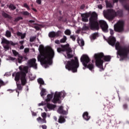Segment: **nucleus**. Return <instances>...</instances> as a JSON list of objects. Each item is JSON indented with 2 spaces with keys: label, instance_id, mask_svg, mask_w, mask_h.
I'll return each instance as SVG.
<instances>
[{
  "label": "nucleus",
  "instance_id": "obj_61",
  "mask_svg": "<svg viewBox=\"0 0 129 129\" xmlns=\"http://www.w3.org/2000/svg\"><path fill=\"white\" fill-rule=\"evenodd\" d=\"M16 91L18 93V95H19V94H20V92L18 91V89H16Z\"/></svg>",
  "mask_w": 129,
  "mask_h": 129
},
{
  "label": "nucleus",
  "instance_id": "obj_28",
  "mask_svg": "<svg viewBox=\"0 0 129 129\" xmlns=\"http://www.w3.org/2000/svg\"><path fill=\"white\" fill-rule=\"evenodd\" d=\"M9 9H10V10H12V11H14L16 10V6H14L13 4H11L9 6Z\"/></svg>",
  "mask_w": 129,
  "mask_h": 129
},
{
  "label": "nucleus",
  "instance_id": "obj_36",
  "mask_svg": "<svg viewBox=\"0 0 129 129\" xmlns=\"http://www.w3.org/2000/svg\"><path fill=\"white\" fill-rule=\"evenodd\" d=\"M37 37L36 36L31 37L30 38V42H34Z\"/></svg>",
  "mask_w": 129,
  "mask_h": 129
},
{
  "label": "nucleus",
  "instance_id": "obj_54",
  "mask_svg": "<svg viewBox=\"0 0 129 129\" xmlns=\"http://www.w3.org/2000/svg\"><path fill=\"white\" fill-rule=\"evenodd\" d=\"M23 33H21V32H17V36H20L21 37V36H22V34Z\"/></svg>",
  "mask_w": 129,
  "mask_h": 129
},
{
  "label": "nucleus",
  "instance_id": "obj_12",
  "mask_svg": "<svg viewBox=\"0 0 129 129\" xmlns=\"http://www.w3.org/2000/svg\"><path fill=\"white\" fill-rule=\"evenodd\" d=\"M80 61L82 62L83 66L86 67L87 64H88L90 62V58L87 54H83L81 57Z\"/></svg>",
  "mask_w": 129,
  "mask_h": 129
},
{
  "label": "nucleus",
  "instance_id": "obj_32",
  "mask_svg": "<svg viewBox=\"0 0 129 129\" xmlns=\"http://www.w3.org/2000/svg\"><path fill=\"white\" fill-rule=\"evenodd\" d=\"M22 15H23V16H30L31 14L29 13L28 11H24L21 12Z\"/></svg>",
  "mask_w": 129,
  "mask_h": 129
},
{
  "label": "nucleus",
  "instance_id": "obj_17",
  "mask_svg": "<svg viewBox=\"0 0 129 129\" xmlns=\"http://www.w3.org/2000/svg\"><path fill=\"white\" fill-rule=\"evenodd\" d=\"M57 112L59 113L60 114H64L66 115L68 113V112L66 111V110H64L63 109V106H60L57 109Z\"/></svg>",
  "mask_w": 129,
  "mask_h": 129
},
{
  "label": "nucleus",
  "instance_id": "obj_20",
  "mask_svg": "<svg viewBox=\"0 0 129 129\" xmlns=\"http://www.w3.org/2000/svg\"><path fill=\"white\" fill-rule=\"evenodd\" d=\"M2 16L5 19H9L10 20H11L12 18V16H10V15L5 12H2Z\"/></svg>",
  "mask_w": 129,
  "mask_h": 129
},
{
  "label": "nucleus",
  "instance_id": "obj_59",
  "mask_svg": "<svg viewBox=\"0 0 129 129\" xmlns=\"http://www.w3.org/2000/svg\"><path fill=\"white\" fill-rule=\"evenodd\" d=\"M24 45H21L20 47V50H23V49H24Z\"/></svg>",
  "mask_w": 129,
  "mask_h": 129
},
{
  "label": "nucleus",
  "instance_id": "obj_6",
  "mask_svg": "<svg viewBox=\"0 0 129 129\" xmlns=\"http://www.w3.org/2000/svg\"><path fill=\"white\" fill-rule=\"evenodd\" d=\"M79 68V61L78 58L76 56L74 57V59L67 61L66 64V69H67L69 71H72L73 73H76Z\"/></svg>",
  "mask_w": 129,
  "mask_h": 129
},
{
  "label": "nucleus",
  "instance_id": "obj_14",
  "mask_svg": "<svg viewBox=\"0 0 129 129\" xmlns=\"http://www.w3.org/2000/svg\"><path fill=\"white\" fill-rule=\"evenodd\" d=\"M60 33H61V31H58L57 32L51 31L48 33V37L49 38H55V37H57L58 36H60Z\"/></svg>",
  "mask_w": 129,
  "mask_h": 129
},
{
  "label": "nucleus",
  "instance_id": "obj_40",
  "mask_svg": "<svg viewBox=\"0 0 129 129\" xmlns=\"http://www.w3.org/2000/svg\"><path fill=\"white\" fill-rule=\"evenodd\" d=\"M9 59L11 61H17V58H16L15 57H13L12 56H10Z\"/></svg>",
  "mask_w": 129,
  "mask_h": 129
},
{
  "label": "nucleus",
  "instance_id": "obj_15",
  "mask_svg": "<svg viewBox=\"0 0 129 129\" xmlns=\"http://www.w3.org/2000/svg\"><path fill=\"white\" fill-rule=\"evenodd\" d=\"M90 15L88 13L82 14L81 16L82 17V22H88V18L90 17Z\"/></svg>",
  "mask_w": 129,
  "mask_h": 129
},
{
  "label": "nucleus",
  "instance_id": "obj_8",
  "mask_svg": "<svg viewBox=\"0 0 129 129\" xmlns=\"http://www.w3.org/2000/svg\"><path fill=\"white\" fill-rule=\"evenodd\" d=\"M60 46L61 48L60 47L57 48V51L58 53H61V52L66 51L68 59H70V58H73V54L70 53H72V49L71 47H69V44H67L64 45H61Z\"/></svg>",
  "mask_w": 129,
  "mask_h": 129
},
{
  "label": "nucleus",
  "instance_id": "obj_5",
  "mask_svg": "<svg viewBox=\"0 0 129 129\" xmlns=\"http://www.w3.org/2000/svg\"><path fill=\"white\" fill-rule=\"evenodd\" d=\"M94 58L96 60V66L100 68V69H103V60L106 62H109L111 60V57L110 55H104L103 53L101 52L100 53H96L94 54ZM102 58H103L102 60Z\"/></svg>",
  "mask_w": 129,
  "mask_h": 129
},
{
  "label": "nucleus",
  "instance_id": "obj_4",
  "mask_svg": "<svg viewBox=\"0 0 129 129\" xmlns=\"http://www.w3.org/2000/svg\"><path fill=\"white\" fill-rule=\"evenodd\" d=\"M12 77H15L14 80L17 82V89L22 91L23 90V87L28 83L27 78H26L27 74L24 72L13 73Z\"/></svg>",
  "mask_w": 129,
  "mask_h": 129
},
{
  "label": "nucleus",
  "instance_id": "obj_22",
  "mask_svg": "<svg viewBox=\"0 0 129 129\" xmlns=\"http://www.w3.org/2000/svg\"><path fill=\"white\" fill-rule=\"evenodd\" d=\"M85 68H88L90 70V71H92L93 69H94V65L92 63H89L88 64H87V66L85 67Z\"/></svg>",
  "mask_w": 129,
  "mask_h": 129
},
{
  "label": "nucleus",
  "instance_id": "obj_27",
  "mask_svg": "<svg viewBox=\"0 0 129 129\" xmlns=\"http://www.w3.org/2000/svg\"><path fill=\"white\" fill-rule=\"evenodd\" d=\"M65 35L70 36L71 35V31L70 29H66L64 31Z\"/></svg>",
  "mask_w": 129,
  "mask_h": 129
},
{
  "label": "nucleus",
  "instance_id": "obj_63",
  "mask_svg": "<svg viewBox=\"0 0 129 129\" xmlns=\"http://www.w3.org/2000/svg\"><path fill=\"white\" fill-rule=\"evenodd\" d=\"M41 105H44V104L43 103H42L39 104V106H41Z\"/></svg>",
  "mask_w": 129,
  "mask_h": 129
},
{
  "label": "nucleus",
  "instance_id": "obj_24",
  "mask_svg": "<svg viewBox=\"0 0 129 129\" xmlns=\"http://www.w3.org/2000/svg\"><path fill=\"white\" fill-rule=\"evenodd\" d=\"M52 98H53V95L48 94L47 96V99H46V102H49V101H50Z\"/></svg>",
  "mask_w": 129,
  "mask_h": 129
},
{
  "label": "nucleus",
  "instance_id": "obj_58",
  "mask_svg": "<svg viewBox=\"0 0 129 129\" xmlns=\"http://www.w3.org/2000/svg\"><path fill=\"white\" fill-rule=\"evenodd\" d=\"M53 119L55 120V121H57V117H56L55 116H53Z\"/></svg>",
  "mask_w": 129,
  "mask_h": 129
},
{
  "label": "nucleus",
  "instance_id": "obj_62",
  "mask_svg": "<svg viewBox=\"0 0 129 129\" xmlns=\"http://www.w3.org/2000/svg\"><path fill=\"white\" fill-rule=\"evenodd\" d=\"M32 10H33V11H34V12H37V10H36V9H35V8H32Z\"/></svg>",
  "mask_w": 129,
  "mask_h": 129
},
{
  "label": "nucleus",
  "instance_id": "obj_23",
  "mask_svg": "<svg viewBox=\"0 0 129 129\" xmlns=\"http://www.w3.org/2000/svg\"><path fill=\"white\" fill-rule=\"evenodd\" d=\"M37 82L40 84V87H41L42 85H44L45 84V82H44V80H43V79L42 78H39L37 80Z\"/></svg>",
  "mask_w": 129,
  "mask_h": 129
},
{
  "label": "nucleus",
  "instance_id": "obj_60",
  "mask_svg": "<svg viewBox=\"0 0 129 129\" xmlns=\"http://www.w3.org/2000/svg\"><path fill=\"white\" fill-rule=\"evenodd\" d=\"M62 19H63V17L62 16H60L58 17L59 21H62Z\"/></svg>",
  "mask_w": 129,
  "mask_h": 129
},
{
  "label": "nucleus",
  "instance_id": "obj_52",
  "mask_svg": "<svg viewBox=\"0 0 129 129\" xmlns=\"http://www.w3.org/2000/svg\"><path fill=\"white\" fill-rule=\"evenodd\" d=\"M102 5H98V8L100 10H102Z\"/></svg>",
  "mask_w": 129,
  "mask_h": 129
},
{
  "label": "nucleus",
  "instance_id": "obj_39",
  "mask_svg": "<svg viewBox=\"0 0 129 129\" xmlns=\"http://www.w3.org/2000/svg\"><path fill=\"white\" fill-rule=\"evenodd\" d=\"M32 28H34V29H36L37 31L40 30V27L39 26H30Z\"/></svg>",
  "mask_w": 129,
  "mask_h": 129
},
{
  "label": "nucleus",
  "instance_id": "obj_2",
  "mask_svg": "<svg viewBox=\"0 0 129 129\" xmlns=\"http://www.w3.org/2000/svg\"><path fill=\"white\" fill-rule=\"evenodd\" d=\"M110 34L111 36L108 38V43L111 46H114L115 47L116 50H117V54L120 56V60L122 61V60H124V59L126 58L127 56H128L129 54V45L128 46H120V43L119 42L116 41V39L115 38L112 36H113V34H114V32L113 30L110 29Z\"/></svg>",
  "mask_w": 129,
  "mask_h": 129
},
{
  "label": "nucleus",
  "instance_id": "obj_18",
  "mask_svg": "<svg viewBox=\"0 0 129 129\" xmlns=\"http://www.w3.org/2000/svg\"><path fill=\"white\" fill-rule=\"evenodd\" d=\"M83 117L84 119L87 121H88L89 119H90V116H89L88 112H84L83 114Z\"/></svg>",
  "mask_w": 129,
  "mask_h": 129
},
{
  "label": "nucleus",
  "instance_id": "obj_34",
  "mask_svg": "<svg viewBox=\"0 0 129 129\" xmlns=\"http://www.w3.org/2000/svg\"><path fill=\"white\" fill-rule=\"evenodd\" d=\"M24 8H26L28 10V11H30V7H29V5L27 4L26 3L24 4L23 5Z\"/></svg>",
  "mask_w": 129,
  "mask_h": 129
},
{
  "label": "nucleus",
  "instance_id": "obj_33",
  "mask_svg": "<svg viewBox=\"0 0 129 129\" xmlns=\"http://www.w3.org/2000/svg\"><path fill=\"white\" fill-rule=\"evenodd\" d=\"M89 30V27L87 26L86 25H84L82 28V31H87Z\"/></svg>",
  "mask_w": 129,
  "mask_h": 129
},
{
  "label": "nucleus",
  "instance_id": "obj_42",
  "mask_svg": "<svg viewBox=\"0 0 129 129\" xmlns=\"http://www.w3.org/2000/svg\"><path fill=\"white\" fill-rule=\"evenodd\" d=\"M70 38H71V39H72V40L73 41H75V40H76V37H75V36L74 35H71Z\"/></svg>",
  "mask_w": 129,
  "mask_h": 129
},
{
  "label": "nucleus",
  "instance_id": "obj_21",
  "mask_svg": "<svg viewBox=\"0 0 129 129\" xmlns=\"http://www.w3.org/2000/svg\"><path fill=\"white\" fill-rule=\"evenodd\" d=\"M46 106L47 108H48V109H50L51 110H52V109H54L56 106V105L47 103Z\"/></svg>",
  "mask_w": 129,
  "mask_h": 129
},
{
  "label": "nucleus",
  "instance_id": "obj_50",
  "mask_svg": "<svg viewBox=\"0 0 129 129\" xmlns=\"http://www.w3.org/2000/svg\"><path fill=\"white\" fill-rule=\"evenodd\" d=\"M41 127L43 129H47V125H42Z\"/></svg>",
  "mask_w": 129,
  "mask_h": 129
},
{
  "label": "nucleus",
  "instance_id": "obj_56",
  "mask_svg": "<svg viewBox=\"0 0 129 129\" xmlns=\"http://www.w3.org/2000/svg\"><path fill=\"white\" fill-rule=\"evenodd\" d=\"M19 43L21 45H23L24 43H25V41L24 40L19 41Z\"/></svg>",
  "mask_w": 129,
  "mask_h": 129
},
{
  "label": "nucleus",
  "instance_id": "obj_57",
  "mask_svg": "<svg viewBox=\"0 0 129 129\" xmlns=\"http://www.w3.org/2000/svg\"><path fill=\"white\" fill-rule=\"evenodd\" d=\"M28 23H30V24H32V23H35V21H34V20H29L28 21Z\"/></svg>",
  "mask_w": 129,
  "mask_h": 129
},
{
  "label": "nucleus",
  "instance_id": "obj_3",
  "mask_svg": "<svg viewBox=\"0 0 129 129\" xmlns=\"http://www.w3.org/2000/svg\"><path fill=\"white\" fill-rule=\"evenodd\" d=\"M90 28L92 31H98L99 25L104 33L108 32V25L106 22L103 20H100L97 22V14L93 13L89 19Z\"/></svg>",
  "mask_w": 129,
  "mask_h": 129
},
{
  "label": "nucleus",
  "instance_id": "obj_26",
  "mask_svg": "<svg viewBox=\"0 0 129 129\" xmlns=\"http://www.w3.org/2000/svg\"><path fill=\"white\" fill-rule=\"evenodd\" d=\"M97 37H98V33L97 32H95L92 35L93 40H95Z\"/></svg>",
  "mask_w": 129,
  "mask_h": 129
},
{
  "label": "nucleus",
  "instance_id": "obj_29",
  "mask_svg": "<svg viewBox=\"0 0 129 129\" xmlns=\"http://www.w3.org/2000/svg\"><path fill=\"white\" fill-rule=\"evenodd\" d=\"M6 37H8V38L11 37V36H12V33H11V31L9 30L6 31Z\"/></svg>",
  "mask_w": 129,
  "mask_h": 129
},
{
  "label": "nucleus",
  "instance_id": "obj_31",
  "mask_svg": "<svg viewBox=\"0 0 129 129\" xmlns=\"http://www.w3.org/2000/svg\"><path fill=\"white\" fill-rule=\"evenodd\" d=\"M67 40V37L66 36H63V38L60 39V43H65Z\"/></svg>",
  "mask_w": 129,
  "mask_h": 129
},
{
  "label": "nucleus",
  "instance_id": "obj_53",
  "mask_svg": "<svg viewBox=\"0 0 129 129\" xmlns=\"http://www.w3.org/2000/svg\"><path fill=\"white\" fill-rule=\"evenodd\" d=\"M81 46H82V47L84 46V41L83 40L81 41Z\"/></svg>",
  "mask_w": 129,
  "mask_h": 129
},
{
  "label": "nucleus",
  "instance_id": "obj_37",
  "mask_svg": "<svg viewBox=\"0 0 129 129\" xmlns=\"http://www.w3.org/2000/svg\"><path fill=\"white\" fill-rule=\"evenodd\" d=\"M106 5L107 8H112V5L108 2H106Z\"/></svg>",
  "mask_w": 129,
  "mask_h": 129
},
{
  "label": "nucleus",
  "instance_id": "obj_41",
  "mask_svg": "<svg viewBox=\"0 0 129 129\" xmlns=\"http://www.w3.org/2000/svg\"><path fill=\"white\" fill-rule=\"evenodd\" d=\"M19 70L21 71H26V73H28V70H26L25 69H23L22 67H19Z\"/></svg>",
  "mask_w": 129,
  "mask_h": 129
},
{
  "label": "nucleus",
  "instance_id": "obj_44",
  "mask_svg": "<svg viewBox=\"0 0 129 129\" xmlns=\"http://www.w3.org/2000/svg\"><path fill=\"white\" fill-rule=\"evenodd\" d=\"M20 37H21V39H25V38H26V33H24L23 34H22Z\"/></svg>",
  "mask_w": 129,
  "mask_h": 129
},
{
  "label": "nucleus",
  "instance_id": "obj_35",
  "mask_svg": "<svg viewBox=\"0 0 129 129\" xmlns=\"http://www.w3.org/2000/svg\"><path fill=\"white\" fill-rule=\"evenodd\" d=\"M4 48L6 51H8V50H10V46H9V44H6V45H4Z\"/></svg>",
  "mask_w": 129,
  "mask_h": 129
},
{
  "label": "nucleus",
  "instance_id": "obj_51",
  "mask_svg": "<svg viewBox=\"0 0 129 129\" xmlns=\"http://www.w3.org/2000/svg\"><path fill=\"white\" fill-rule=\"evenodd\" d=\"M85 8V5H81L80 7L81 10H84Z\"/></svg>",
  "mask_w": 129,
  "mask_h": 129
},
{
  "label": "nucleus",
  "instance_id": "obj_9",
  "mask_svg": "<svg viewBox=\"0 0 129 129\" xmlns=\"http://www.w3.org/2000/svg\"><path fill=\"white\" fill-rule=\"evenodd\" d=\"M124 23L122 21H118L116 24L114 25V29L115 32L120 33L123 31V27Z\"/></svg>",
  "mask_w": 129,
  "mask_h": 129
},
{
  "label": "nucleus",
  "instance_id": "obj_47",
  "mask_svg": "<svg viewBox=\"0 0 129 129\" xmlns=\"http://www.w3.org/2000/svg\"><path fill=\"white\" fill-rule=\"evenodd\" d=\"M123 109H126V108H127V105H126V104H123Z\"/></svg>",
  "mask_w": 129,
  "mask_h": 129
},
{
  "label": "nucleus",
  "instance_id": "obj_46",
  "mask_svg": "<svg viewBox=\"0 0 129 129\" xmlns=\"http://www.w3.org/2000/svg\"><path fill=\"white\" fill-rule=\"evenodd\" d=\"M29 51H30V50L28 48H26L24 49V52L25 53H28Z\"/></svg>",
  "mask_w": 129,
  "mask_h": 129
},
{
  "label": "nucleus",
  "instance_id": "obj_38",
  "mask_svg": "<svg viewBox=\"0 0 129 129\" xmlns=\"http://www.w3.org/2000/svg\"><path fill=\"white\" fill-rule=\"evenodd\" d=\"M41 116L43 117V118H46L47 117V114L46 112L42 113L41 114Z\"/></svg>",
  "mask_w": 129,
  "mask_h": 129
},
{
  "label": "nucleus",
  "instance_id": "obj_55",
  "mask_svg": "<svg viewBox=\"0 0 129 129\" xmlns=\"http://www.w3.org/2000/svg\"><path fill=\"white\" fill-rule=\"evenodd\" d=\"M55 44H60V41H59L58 40H56L55 41Z\"/></svg>",
  "mask_w": 129,
  "mask_h": 129
},
{
  "label": "nucleus",
  "instance_id": "obj_30",
  "mask_svg": "<svg viewBox=\"0 0 129 129\" xmlns=\"http://www.w3.org/2000/svg\"><path fill=\"white\" fill-rule=\"evenodd\" d=\"M23 17H18L17 18H16L14 20V22L15 23H18V22H19V21H20V20H23Z\"/></svg>",
  "mask_w": 129,
  "mask_h": 129
},
{
  "label": "nucleus",
  "instance_id": "obj_1",
  "mask_svg": "<svg viewBox=\"0 0 129 129\" xmlns=\"http://www.w3.org/2000/svg\"><path fill=\"white\" fill-rule=\"evenodd\" d=\"M40 54L37 57L38 61L45 65V68L48 67V65H52L53 62L52 59L54 58L55 53L53 49L48 48H44V45H40L39 48Z\"/></svg>",
  "mask_w": 129,
  "mask_h": 129
},
{
  "label": "nucleus",
  "instance_id": "obj_16",
  "mask_svg": "<svg viewBox=\"0 0 129 129\" xmlns=\"http://www.w3.org/2000/svg\"><path fill=\"white\" fill-rule=\"evenodd\" d=\"M2 44H6V45H10L11 44L12 46H16V45H18V43H15L13 41H10L5 38L2 39Z\"/></svg>",
  "mask_w": 129,
  "mask_h": 129
},
{
  "label": "nucleus",
  "instance_id": "obj_10",
  "mask_svg": "<svg viewBox=\"0 0 129 129\" xmlns=\"http://www.w3.org/2000/svg\"><path fill=\"white\" fill-rule=\"evenodd\" d=\"M61 97H65V93L63 92H56L54 94L53 99L52 100L53 103L56 104L57 102L60 101V98Z\"/></svg>",
  "mask_w": 129,
  "mask_h": 129
},
{
  "label": "nucleus",
  "instance_id": "obj_49",
  "mask_svg": "<svg viewBox=\"0 0 129 129\" xmlns=\"http://www.w3.org/2000/svg\"><path fill=\"white\" fill-rule=\"evenodd\" d=\"M36 119H37V121H38V122H39L40 121H41L42 118L41 117H39Z\"/></svg>",
  "mask_w": 129,
  "mask_h": 129
},
{
  "label": "nucleus",
  "instance_id": "obj_25",
  "mask_svg": "<svg viewBox=\"0 0 129 129\" xmlns=\"http://www.w3.org/2000/svg\"><path fill=\"white\" fill-rule=\"evenodd\" d=\"M45 94H46V89L44 88H42L40 92L41 96L43 97L44 96V95H45Z\"/></svg>",
  "mask_w": 129,
  "mask_h": 129
},
{
  "label": "nucleus",
  "instance_id": "obj_48",
  "mask_svg": "<svg viewBox=\"0 0 129 129\" xmlns=\"http://www.w3.org/2000/svg\"><path fill=\"white\" fill-rule=\"evenodd\" d=\"M36 3L38 5H41V4H42V1H41V0H36Z\"/></svg>",
  "mask_w": 129,
  "mask_h": 129
},
{
  "label": "nucleus",
  "instance_id": "obj_19",
  "mask_svg": "<svg viewBox=\"0 0 129 129\" xmlns=\"http://www.w3.org/2000/svg\"><path fill=\"white\" fill-rule=\"evenodd\" d=\"M66 121V119L64 117V116L60 115L58 119V122L59 123H64Z\"/></svg>",
  "mask_w": 129,
  "mask_h": 129
},
{
  "label": "nucleus",
  "instance_id": "obj_7",
  "mask_svg": "<svg viewBox=\"0 0 129 129\" xmlns=\"http://www.w3.org/2000/svg\"><path fill=\"white\" fill-rule=\"evenodd\" d=\"M104 17L107 20H113L114 17L118 16V17H122L123 16V12L122 11H117L116 12L113 9H108L103 11Z\"/></svg>",
  "mask_w": 129,
  "mask_h": 129
},
{
  "label": "nucleus",
  "instance_id": "obj_43",
  "mask_svg": "<svg viewBox=\"0 0 129 129\" xmlns=\"http://www.w3.org/2000/svg\"><path fill=\"white\" fill-rule=\"evenodd\" d=\"M41 122H43V123H47V121L46 120L45 118H43V119H41Z\"/></svg>",
  "mask_w": 129,
  "mask_h": 129
},
{
  "label": "nucleus",
  "instance_id": "obj_13",
  "mask_svg": "<svg viewBox=\"0 0 129 129\" xmlns=\"http://www.w3.org/2000/svg\"><path fill=\"white\" fill-rule=\"evenodd\" d=\"M28 65L29 67H32L34 69H37V63H36L35 58H32L28 60Z\"/></svg>",
  "mask_w": 129,
  "mask_h": 129
},
{
  "label": "nucleus",
  "instance_id": "obj_11",
  "mask_svg": "<svg viewBox=\"0 0 129 129\" xmlns=\"http://www.w3.org/2000/svg\"><path fill=\"white\" fill-rule=\"evenodd\" d=\"M12 53L15 57H17V56H18V63H21L23 61H25V60H28V57L26 56H23L17 51V50H12Z\"/></svg>",
  "mask_w": 129,
  "mask_h": 129
},
{
  "label": "nucleus",
  "instance_id": "obj_64",
  "mask_svg": "<svg viewBox=\"0 0 129 129\" xmlns=\"http://www.w3.org/2000/svg\"><path fill=\"white\" fill-rule=\"evenodd\" d=\"M59 14L62 15V11H59Z\"/></svg>",
  "mask_w": 129,
  "mask_h": 129
},
{
  "label": "nucleus",
  "instance_id": "obj_45",
  "mask_svg": "<svg viewBox=\"0 0 129 129\" xmlns=\"http://www.w3.org/2000/svg\"><path fill=\"white\" fill-rule=\"evenodd\" d=\"M0 85L2 86H5V82H4V81L3 80H2L1 79H0Z\"/></svg>",
  "mask_w": 129,
  "mask_h": 129
}]
</instances>
